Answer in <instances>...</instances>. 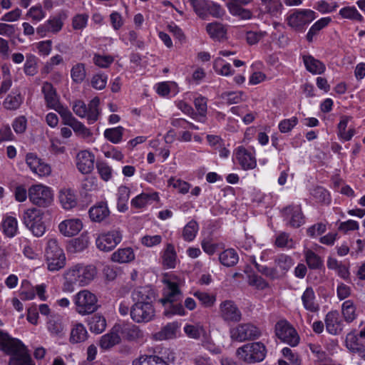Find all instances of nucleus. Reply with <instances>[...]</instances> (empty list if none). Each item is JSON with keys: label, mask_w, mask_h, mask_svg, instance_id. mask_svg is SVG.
<instances>
[{"label": "nucleus", "mask_w": 365, "mask_h": 365, "mask_svg": "<svg viewBox=\"0 0 365 365\" xmlns=\"http://www.w3.org/2000/svg\"><path fill=\"white\" fill-rule=\"evenodd\" d=\"M0 351L10 356L8 365H35L23 342L0 330Z\"/></svg>", "instance_id": "1"}, {"label": "nucleus", "mask_w": 365, "mask_h": 365, "mask_svg": "<svg viewBox=\"0 0 365 365\" xmlns=\"http://www.w3.org/2000/svg\"><path fill=\"white\" fill-rule=\"evenodd\" d=\"M97 274L96 267L76 264L66 270L64 274L65 282L63 289L64 292H73L74 285L85 286L95 278Z\"/></svg>", "instance_id": "2"}, {"label": "nucleus", "mask_w": 365, "mask_h": 365, "mask_svg": "<svg viewBox=\"0 0 365 365\" xmlns=\"http://www.w3.org/2000/svg\"><path fill=\"white\" fill-rule=\"evenodd\" d=\"M45 257L49 271L55 272L62 269L66 264V256L58 241L51 238L47 242Z\"/></svg>", "instance_id": "3"}, {"label": "nucleus", "mask_w": 365, "mask_h": 365, "mask_svg": "<svg viewBox=\"0 0 365 365\" xmlns=\"http://www.w3.org/2000/svg\"><path fill=\"white\" fill-rule=\"evenodd\" d=\"M266 353L265 346L259 341L246 344L236 351L239 359L248 364L262 361L265 358Z\"/></svg>", "instance_id": "4"}, {"label": "nucleus", "mask_w": 365, "mask_h": 365, "mask_svg": "<svg viewBox=\"0 0 365 365\" xmlns=\"http://www.w3.org/2000/svg\"><path fill=\"white\" fill-rule=\"evenodd\" d=\"M76 311L81 315H87L95 312L98 308L96 296L87 289L81 290L74 296Z\"/></svg>", "instance_id": "5"}, {"label": "nucleus", "mask_w": 365, "mask_h": 365, "mask_svg": "<svg viewBox=\"0 0 365 365\" xmlns=\"http://www.w3.org/2000/svg\"><path fill=\"white\" fill-rule=\"evenodd\" d=\"M23 221L25 226L36 237H41L46 231V226L43 222V212L36 208H31L23 214Z\"/></svg>", "instance_id": "6"}, {"label": "nucleus", "mask_w": 365, "mask_h": 365, "mask_svg": "<svg viewBox=\"0 0 365 365\" xmlns=\"http://www.w3.org/2000/svg\"><path fill=\"white\" fill-rule=\"evenodd\" d=\"M100 99L93 98L88 106L83 101H76L73 106V110L80 118H87L88 123L93 124L98 119L100 110L98 108Z\"/></svg>", "instance_id": "7"}, {"label": "nucleus", "mask_w": 365, "mask_h": 365, "mask_svg": "<svg viewBox=\"0 0 365 365\" xmlns=\"http://www.w3.org/2000/svg\"><path fill=\"white\" fill-rule=\"evenodd\" d=\"M28 196L30 201L38 207H48L53 201L51 189L43 185H32L29 189Z\"/></svg>", "instance_id": "8"}, {"label": "nucleus", "mask_w": 365, "mask_h": 365, "mask_svg": "<svg viewBox=\"0 0 365 365\" xmlns=\"http://www.w3.org/2000/svg\"><path fill=\"white\" fill-rule=\"evenodd\" d=\"M275 334L282 341L292 346L299 342V336L294 328L286 320H280L275 324Z\"/></svg>", "instance_id": "9"}, {"label": "nucleus", "mask_w": 365, "mask_h": 365, "mask_svg": "<svg viewBox=\"0 0 365 365\" xmlns=\"http://www.w3.org/2000/svg\"><path fill=\"white\" fill-rule=\"evenodd\" d=\"M130 317L136 323H147L155 317V308L150 303H134L130 309Z\"/></svg>", "instance_id": "10"}, {"label": "nucleus", "mask_w": 365, "mask_h": 365, "mask_svg": "<svg viewBox=\"0 0 365 365\" xmlns=\"http://www.w3.org/2000/svg\"><path fill=\"white\" fill-rule=\"evenodd\" d=\"M230 337L232 340L244 341L257 339L261 332L259 329L252 324H241L230 329Z\"/></svg>", "instance_id": "11"}, {"label": "nucleus", "mask_w": 365, "mask_h": 365, "mask_svg": "<svg viewBox=\"0 0 365 365\" xmlns=\"http://www.w3.org/2000/svg\"><path fill=\"white\" fill-rule=\"evenodd\" d=\"M315 19V13L309 9L298 10L290 14L287 19V24L298 31H302L305 26Z\"/></svg>", "instance_id": "12"}, {"label": "nucleus", "mask_w": 365, "mask_h": 365, "mask_svg": "<svg viewBox=\"0 0 365 365\" xmlns=\"http://www.w3.org/2000/svg\"><path fill=\"white\" fill-rule=\"evenodd\" d=\"M219 314L227 323H236L242 319L241 311L232 300H225L220 303Z\"/></svg>", "instance_id": "13"}, {"label": "nucleus", "mask_w": 365, "mask_h": 365, "mask_svg": "<svg viewBox=\"0 0 365 365\" xmlns=\"http://www.w3.org/2000/svg\"><path fill=\"white\" fill-rule=\"evenodd\" d=\"M282 213L287 224L293 228H298L305 223V217L300 205H288L282 209Z\"/></svg>", "instance_id": "14"}, {"label": "nucleus", "mask_w": 365, "mask_h": 365, "mask_svg": "<svg viewBox=\"0 0 365 365\" xmlns=\"http://www.w3.org/2000/svg\"><path fill=\"white\" fill-rule=\"evenodd\" d=\"M122 240V235L118 230H112L100 235L96 239L97 247L103 252H109L114 249Z\"/></svg>", "instance_id": "15"}, {"label": "nucleus", "mask_w": 365, "mask_h": 365, "mask_svg": "<svg viewBox=\"0 0 365 365\" xmlns=\"http://www.w3.org/2000/svg\"><path fill=\"white\" fill-rule=\"evenodd\" d=\"M114 330H117L118 334L128 341H135L143 336L138 327L132 324H116L114 325Z\"/></svg>", "instance_id": "16"}, {"label": "nucleus", "mask_w": 365, "mask_h": 365, "mask_svg": "<svg viewBox=\"0 0 365 365\" xmlns=\"http://www.w3.org/2000/svg\"><path fill=\"white\" fill-rule=\"evenodd\" d=\"M131 297L135 303L153 304L155 300V294L149 286L138 287L132 292Z\"/></svg>", "instance_id": "17"}, {"label": "nucleus", "mask_w": 365, "mask_h": 365, "mask_svg": "<svg viewBox=\"0 0 365 365\" xmlns=\"http://www.w3.org/2000/svg\"><path fill=\"white\" fill-rule=\"evenodd\" d=\"M46 327L52 336L61 337L65 334L63 317L59 314H51L47 319Z\"/></svg>", "instance_id": "18"}, {"label": "nucleus", "mask_w": 365, "mask_h": 365, "mask_svg": "<svg viewBox=\"0 0 365 365\" xmlns=\"http://www.w3.org/2000/svg\"><path fill=\"white\" fill-rule=\"evenodd\" d=\"M82 228L83 223L79 219L65 220L58 225L60 232L67 237L77 235Z\"/></svg>", "instance_id": "19"}, {"label": "nucleus", "mask_w": 365, "mask_h": 365, "mask_svg": "<svg viewBox=\"0 0 365 365\" xmlns=\"http://www.w3.org/2000/svg\"><path fill=\"white\" fill-rule=\"evenodd\" d=\"M76 164L81 173L88 174L93 169L94 155L87 150L81 151L77 155Z\"/></svg>", "instance_id": "20"}, {"label": "nucleus", "mask_w": 365, "mask_h": 365, "mask_svg": "<svg viewBox=\"0 0 365 365\" xmlns=\"http://www.w3.org/2000/svg\"><path fill=\"white\" fill-rule=\"evenodd\" d=\"M236 158L244 170L253 169L256 167L257 162L253 153L243 147L238 148Z\"/></svg>", "instance_id": "21"}, {"label": "nucleus", "mask_w": 365, "mask_h": 365, "mask_svg": "<svg viewBox=\"0 0 365 365\" xmlns=\"http://www.w3.org/2000/svg\"><path fill=\"white\" fill-rule=\"evenodd\" d=\"M41 90L44 95L47 107L49 108H58V103L60 102L58 96L53 86L49 82H44Z\"/></svg>", "instance_id": "22"}, {"label": "nucleus", "mask_w": 365, "mask_h": 365, "mask_svg": "<svg viewBox=\"0 0 365 365\" xmlns=\"http://www.w3.org/2000/svg\"><path fill=\"white\" fill-rule=\"evenodd\" d=\"M89 216L92 221L101 222L110 215L107 203L101 202L89 209Z\"/></svg>", "instance_id": "23"}, {"label": "nucleus", "mask_w": 365, "mask_h": 365, "mask_svg": "<svg viewBox=\"0 0 365 365\" xmlns=\"http://www.w3.org/2000/svg\"><path fill=\"white\" fill-rule=\"evenodd\" d=\"M325 324L327 330L329 334H337L341 330L340 327L341 320L338 312L331 311L328 312L325 317Z\"/></svg>", "instance_id": "24"}, {"label": "nucleus", "mask_w": 365, "mask_h": 365, "mask_svg": "<svg viewBox=\"0 0 365 365\" xmlns=\"http://www.w3.org/2000/svg\"><path fill=\"white\" fill-rule=\"evenodd\" d=\"M302 301L305 309L311 312H317L319 309L316 302L315 293L312 287H307L302 295Z\"/></svg>", "instance_id": "25"}, {"label": "nucleus", "mask_w": 365, "mask_h": 365, "mask_svg": "<svg viewBox=\"0 0 365 365\" xmlns=\"http://www.w3.org/2000/svg\"><path fill=\"white\" fill-rule=\"evenodd\" d=\"M158 200H159L158 192H143L132 199L130 203L133 207L136 209H141L145 207L148 204L151 203V202Z\"/></svg>", "instance_id": "26"}, {"label": "nucleus", "mask_w": 365, "mask_h": 365, "mask_svg": "<svg viewBox=\"0 0 365 365\" xmlns=\"http://www.w3.org/2000/svg\"><path fill=\"white\" fill-rule=\"evenodd\" d=\"M175 359L174 352L168 348H162L158 355H151V359L154 361L152 362L153 365H169Z\"/></svg>", "instance_id": "27"}, {"label": "nucleus", "mask_w": 365, "mask_h": 365, "mask_svg": "<svg viewBox=\"0 0 365 365\" xmlns=\"http://www.w3.org/2000/svg\"><path fill=\"white\" fill-rule=\"evenodd\" d=\"M303 61L307 70L313 74H321L325 71V65L310 55L303 56Z\"/></svg>", "instance_id": "28"}, {"label": "nucleus", "mask_w": 365, "mask_h": 365, "mask_svg": "<svg viewBox=\"0 0 365 365\" xmlns=\"http://www.w3.org/2000/svg\"><path fill=\"white\" fill-rule=\"evenodd\" d=\"M88 338V331L81 323L76 324L71 330L69 341L78 344L85 341Z\"/></svg>", "instance_id": "29"}, {"label": "nucleus", "mask_w": 365, "mask_h": 365, "mask_svg": "<svg viewBox=\"0 0 365 365\" xmlns=\"http://www.w3.org/2000/svg\"><path fill=\"white\" fill-rule=\"evenodd\" d=\"M120 341V336H119L117 330H114V327L111 330L106 334H104L101 337L99 345L103 349H109L115 344H118Z\"/></svg>", "instance_id": "30"}, {"label": "nucleus", "mask_w": 365, "mask_h": 365, "mask_svg": "<svg viewBox=\"0 0 365 365\" xmlns=\"http://www.w3.org/2000/svg\"><path fill=\"white\" fill-rule=\"evenodd\" d=\"M59 200L66 210H70L77 205V198L74 192L71 189L61 190L59 194Z\"/></svg>", "instance_id": "31"}, {"label": "nucleus", "mask_w": 365, "mask_h": 365, "mask_svg": "<svg viewBox=\"0 0 365 365\" xmlns=\"http://www.w3.org/2000/svg\"><path fill=\"white\" fill-rule=\"evenodd\" d=\"M163 264L168 269L174 268L177 261V253L173 245L168 243L162 255Z\"/></svg>", "instance_id": "32"}, {"label": "nucleus", "mask_w": 365, "mask_h": 365, "mask_svg": "<svg viewBox=\"0 0 365 365\" xmlns=\"http://www.w3.org/2000/svg\"><path fill=\"white\" fill-rule=\"evenodd\" d=\"M111 259L118 263H128L135 259L133 250L130 247L119 249L113 253Z\"/></svg>", "instance_id": "33"}, {"label": "nucleus", "mask_w": 365, "mask_h": 365, "mask_svg": "<svg viewBox=\"0 0 365 365\" xmlns=\"http://www.w3.org/2000/svg\"><path fill=\"white\" fill-rule=\"evenodd\" d=\"M23 101L24 97L19 92H12L6 96L3 106L7 110H15L21 106Z\"/></svg>", "instance_id": "34"}, {"label": "nucleus", "mask_w": 365, "mask_h": 365, "mask_svg": "<svg viewBox=\"0 0 365 365\" xmlns=\"http://www.w3.org/2000/svg\"><path fill=\"white\" fill-rule=\"evenodd\" d=\"M206 31L213 39L220 40L225 37L227 29L218 22L210 23L206 26Z\"/></svg>", "instance_id": "35"}, {"label": "nucleus", "mask_w": 365, "mask_h": 365, "mask_svg": "<svg viewBox=\"0 0 365 365\" xmlns=\"http://www.w3.org/2000/svg\"><path fill=\"white\" fill-rule=\"evenodd\" d=\"M1 228L4 235L8 237H13L18 230V222L15 217H6L1 222Z\"/></svg>", "instance_id": "36"}, {"label": "nucleus", "mask_w": 365, "mask_h": 365, "mask_svg": "<svg viewBox=\"0 0 365 365\" xmlns=\"http://www.w3.org/2000/svg\"><path fill=\"white\" fill-rule=\"evenodd\" d=\"M276 268H279L280 277L284 276L285 273L291 268L293 264L292 259L286 255H279L274 259Z\"/></svg>", "instance_id": "37"}, {"label": "nucleus", "mask_w": 365, "mask_h": 365, "mask_svg": "<svg viewBox=\"0 0 365 365\" xmlns=\"http://www.w3.org/2000/svg\"><path fill=\"white\" fill-rule=\"evenodd\" d=\"M130 189L125 185H121L118 187L117 207L120 212H125L128 210L127 202L130 197Z\"/></svg>", "instance_id": "38"}, {"label": "nucleus", "mask_w": 365, "mask_h": 365, "mask_svg": "<svg viewBox=\"0 0 365 365\" xmlns=\"http://www.w3.org/2000/svg\"><path fill=\"white\" fill-rule=\"evenodd\" d=\"M331 19L329 17L322 18L315 22L312 27L309 29L306 38L309 42H312L314 37L319 34V32L325 28L330 22Z\"/></svg>", "instance_id": "39"}, {"label": "nucleus", "mask_w": 365, "mask_h": 365, "mask_svg": "<svg viewBox=\"0 0 365 365\" xmlns=\"http://www.w3.org/2000/svg\"><path fill=\"white\" fill-rule=\"evenodd\" d=\"M238 255L234 249H228L220 253V262L226 267H232L238 262Z\"/></svg>", "instance_id": "40"}, {"label": "nucleus", "mask_w": 365, "mask_h": 365, "mask_svg": "<svg viewBox=\"0 0 365 365\" xmlns=\"http://www.w3.org/2000/svg\"><path fill=\"white\" fill-rule=\"evenodd\" d=\"M182 297V293L178 285L175 282L168 284V291L165 297L161 299V302L165 304L167 302H175L180 300Z\"/></svg>", "instance_id": "41"}, {"label": "nucleus", "mask_w": 365, "mask_h": 365, "mask_svg": "<svg viewBox=\"0 0 365 365\" xmlns=\"http://www.w3.org/2000/svg\"><path fill=\"white\" fill-rule=\"evenodd\" d=\"M88 324L92 332L100 334L105 330L106 321L104 317L95 314L89 319Z\"/></svg>", "instance_id": "42"}, {"label": "nucleus", "mask_w": 365, "mask_h": 365, "mask_svg": "<svg viewBox=\"0 0 365 365\" xmlns=\"http://www.w3.org/2000/svg\"><path fill=\"white\" fill-rule=\"evenodd\" d=\"M124 130L122 126L107 128L104 131V137L110 142L117 144L122 140Z\"/></svg>", "instance_id": "43"}, {"label": "nucleus", "mask_w": 365, "mask_h": 365, "mask_svg": "<svg viewBox=\"0 0 365 365\" xmlns=\"http://www.w3.org/2000/svg\"><path fill=\"white\" fill-rule=\"evenodd\" d=\"M346 346L352 353L358 354L364 346L359 342V336L354 332H350L346 337Z\"/></svg>", "instance_id": "44"}, {"label": "nucleus", "mask_w": 365, "mask_h": 365, "mask_svg": "<svg viewBox=\"0 0 365 365\" xmlns=\"http://www.w3.org/2000/svg\"><path fill=\"white\" fill-rule=\"evenodd\" d=\"M342 314L347 322H353L356 317V307L352 300H346L342 304Z\"/></svg>", "instance_id": "45"}, {"label": "nucleus", "mask_w": 365, "mask_h": 365, "mask_svg": "<svg viewBox=\"0 0 365 365\" xmlns=\"http://www.w3.org/2000/svg\"><path fill=\"white\" fill-rule=\"evenodd\" d=\"M227 6L229 11L235 16H239L243 19H250L252 17V12L243 9L240 5H237L235 3H227Z\"/></svg>", "instance_id": "46"}, {"label": "nucleus", "mask_w": 365, "mask_h": 365, "mask_svg": "<svg viewBox=\"0 0 365 365\" xmlns=\"http://www.w3.org/2000/svg\"><path fill=\"white\" fill-rule=\"evenodd\" d=\"M178 325L175 323H169L165 326L161 331L158 332L155 336L160 340L171 339L175 335Z\"/></svg>", "instance_id": "47"}, {"label": "nucleus", "mask_w": 365, "mask_h": 365, "mask_svg": "<svg viewBox=\"0 0 365 365\" xmlns=\"http://www.w3.org/2000/svg\"><path fill=\"white\" fill-rule=\"evenodd\" d=\"M73 81L76 83H81L86 78V73L85 65L79 63L73 66L71 71Z\"/></svg>", "instance_id": "48"}, {"label": "nucleus", "mask_w": 365, "mask_h": 365, "mask_svg": "<svg viewBox=\"0 0 365 365\" xmlns=\"http://www.w3.org/2000/svg\"><path fill=\"white\" fill-rule=\"evenodd\" d=\"M198 231V225L196 221H190L183 228L182 237L185 240L190 242L194 240Z\"/></svg>", "instance_id": "49"}, {"label": "nucleus", "mask_w": 365, "mask_h": 365, "mask_svg": "<svg viewBox=\"0 0 365 365\" xmlns=\"http://www.w3.org/2000/svg\"><path fill=\"white\" fill-rule=\"evenodd\" d=\"M266 11L272 16L279 14L282 8L280 0H261Z\"/></svg>", "instance_id": "50"}, {"label": "nucleus", "mask_w": 365, "mask_h": 365, "mask_svg": "<svg viewBox=\"0 0 365 365\" xmlns=\"http://www.w3.org/2000/svg\"><path fill=\"white\" fill-rule=\"evenodd\" d=\"M253 264H255V267H256L257 271L261 274L265 275L266 277L272 279L280 277L279 272H278V269L276 267H268L265 265L259 264L255 261H253Z\"/></svg>", "instance_id": "51"}, {"label": "nucleus", "mask_w": 365, "mask_h": 365, "mask_svg": "<svg viewBox=\"0 0 365 365\" xmlns=\"http://www.w3.org/2000/svg\"><path fill=\"white\" fill-rule=\"evenodd\" d=\"M185 333L190 337L195 339H198L201 335H205V330L202 326L187 324L184 327Z\"/></svg>", "instance_id": "52"}, {"label": "nucleus", "mask_w": 365, "mask_h": 365, "mask_svg": "<svg viewBox=\"0 0 365 365\" xmlns=\"http://www.w3.org/2000/svg\"><path fill=\"white\" fill-rule=\"evenodd\" d=\"M194 11L202 19H207V13L206 9L208 6V2L204 0H190Z\"/></svg>", "instance_id": "53"}, {"label": "nucleus", "mask_w": 365, "mask_h": 365, "mask_svg": "<svg viewBox=\"0 0 365 365\" xmlns=\"http://www.w3.org/2000/svg\"><path fill=\"white\" fill-rule=\"evenodd\" d=\"M339 14L344 19L361 21L363 16L355 7L346 6L339 11Z\"/></svg>", "instance_id": "54"}, {"label": "nucleus", "mask_w": 365, "mask_h": 365, "mask_svg": "<svg viewBox=\"0 0 365 365\" xmlns=\"http://www.w3.org/2000/svg\"><path fill=\"white\" fill-rule=\"evenodd\" d=\"M306 262L310 269H318L322 264L320 257L313 251L309 250L305 252Z\"/></svg>", "instance_id": "55"}, {"label": "nucleus", "mask_w": 365, "mask_h": 365, "mask_svg": "<svg viewBox=\"0 0 365 365\" xmlns=\"http://www.w3.org/2000/svg\"><path fill=\"white\" fill-rule=\"evenodd\" d=\"M88 245V239L87 237L81 235L70 242V248L73 249V252H78L85 250Z\"/></svg>", "instance_id": "56"}, {"label": "nucleus", "mask_w": 365, "mask_h": 365, "mask_svg": "<svg viewBox=\"0 0 365 365\" xmlns=\"http://www.w3.org/2000/svg\"><path fill=\"white\" fill-rule=\"evenodd\" d=\"M275 245L278 247H294V242L289 237V235L286 232L280 233L276 238Z\"/></svg>", "instance_id": "57"}, {"label": "nucleus", "mask_w": 365, "mask_h": 365, "mask_svg": "<svg viewBox=\"0 0 365 365\" xmlns=\"http://www.w3.org/2000/svg\"><path fill=\"white\" fill-rule=\"evenodd\" d=\"M194 296L198 299V300L203 306L206 307H210L213 306L216 300L215 296L210 295L206 292H195L194 293Z\"/></svg>", "instance_id": "58"}, {"label": "nucleus", "mask_w": 365, "mask_h": 365, "mask_svg": "<svg viewBox=\"0 0 365 365\" xmlns=\"http://www.w3.org/2000/svg\"><path fill=\"white\" fill-rule=\"evenodd\" d=\"M298 123V118L292 117L289 119H284L279 123V130L282 133L290 132Z\"/></svg>", "instance_id": "59"}, {"label": "nucleus", "mask_w": 365, "mask_h": 365, "mask_svg": "<svg viewBox=\"0 0 365 365\" xmlns=\"http://www.w3.org/2000/svg\"><path fill=\"white\" fill-rule=\"evenodd\" d=\"M93 61L98 67L107 68L113 62L114 58L111 56H101L96 53Z\"/></svg>", "instance_id": "60"}, {"label": "nucleus", "mask_w": 365, "mask_h": 365, "mask_svg": "<svg viewBox=\"0 0 365 365\" xmlns=\"http://www.w3.org/2000/svg\"><path fill=\"white\" fill-rule=\"evenodd\" d=\"M169 307L165 311V315L170 317L172 315L178 314L180 316L185 315L186 312L183 306L180 303L175 304L174 302H169Z\"/></svg>", "instance_id": "61"}, {"label": "nucleus", "mask_w": 365, "mask_h": 365, "mask_svg": "<svg viewBox=\"0 0 365 365\" xmlns=\"http://www.w3.org/2000/svg\"><path fill=\"white\" fill-rule=\"evenodd\" d=\"M108 77L105 74H96L91 78V86L95 89L102 90L107 83Z\"/></svg>", "instance_id": "62"}, {"label": "nucleus", "mask_w": 365, "mask_h": 365, "mask_svg": "<svg viewBox=\"0 0 365 365\" xmlns=\"http://www.w3.org/2000/svg\"><path fill=\"white\" fill-rule=\"evenodd\" d=\"M12 127L16 133H24L27 127V119L24 115L16 118L12 123Z\"/></svg>", "instance_id": "63"}, {"label": "nucleus", "mask_w": 365, "mask_h": 365, "mask_svg": "<svg viewBox=\"0 0 365 365\" xmlns=\"http://www.w3.org/2000/svg\"><path fill=\"white\" fill-rule=\"evenodd\" d=\"M194 365H213L212 360L207 354H195L191 358Z\"/></svg>", "instance_id": "64"}]
</instances>
